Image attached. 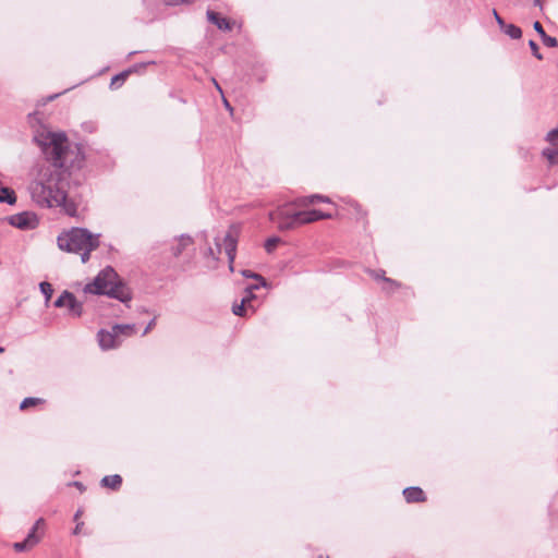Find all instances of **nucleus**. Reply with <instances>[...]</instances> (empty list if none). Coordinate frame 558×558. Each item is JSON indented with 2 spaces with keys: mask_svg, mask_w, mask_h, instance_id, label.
<instances>
[{
  "mask_svg": "<svg viewBox=\"0 0 558 558\" xmlns=\"http://www.w3.org/2000/svg\"><path fill=\"white\" fill-rule=\"evenodd\" d=\"M38 143L47 160L36 178L29 183L28 192L33 202L43 208H60L69 216H76V203L68 195L70 181L78 182L73 175L84 165V155L78 145H72L65 134H41Z\"/></svg>",
  "mask_w": 558,
  "mask_h": 558,
  "instance_id": "1",
  "label": "nucleus"
},
{
  "mask_svg": "<svg viewBox=\"0 0 558 558\" xmlns=\"http://www.w3.org/2000/svg\"><path fill=\"white\" fill-rule=\"evenodd\" d=\"M118 275L111 267L102 269L95 279L84 287L85 293L107 295L122 303L132 300L131 290L122 282L117 281Z\"/></svg>",
  "mask_w": 558,
  "mask_h": 558,
  "instance_id": "2",
  "label": "nucleus"
},
{
  "mask_svg": "<svg viewBox=\"0 0 558 558\" xmlns=\"http://www.w3.org/2000/svg\"><path fill=\"white\" fill-rule=\"evenodd\" d=\"M57 242L60 250L80 254L82 263H86L90 252L99 246V235L92 234L87 229L73 228L61 233Z\"/></svg>",
  "mask_w": 558,
  "mask_h": 558,
  "instance_id": "3",
  "label": "nucleus"
},
{
  "mask_svg": "<svg viewBox=\"0 0 558 558\" xmlns=\"http://www.w3.org/2000/svg\"><path fill=\"white\" fill-rule=\"evenodd\" d=\"M330 218H332V214L317 209L295 211L288 205L269 213V219L277 225L280 231L292 230L305 223Z\"/></svg>",
  "mask_w": 558,
  "mask_h": 558,
  "instance_id": "4",
  "label": "nucleus"
},
{
  "mask_svg": "<svg viewBox=\"0 0 558 558\" xmlns=\"http://www.w3.org/2000/svg\"><path fill=\"white\" fill-rule=\"evenodd\" d=\"M8 222L21 230H32L38 225L36 215L28 211L10 216Z\"/></svg>",
  "mask_w": 558,
  "mask_h": 558,
  "instance_id": "5",
  "label": "nucleus"
},
{
  "mask_svg": "<svg viewBox=\"0 0 558 558\" xmlns=\"http://www.w3.org/2000/svg\"><path fill=\"white\" fill-rule=\"evenodd\" d=\"M45 524L44 519H38L31 532L27 534L26 538L23 542H16L13 544V548L16 551H25L34 547L40 539V537L36 534V531Z\"/></svg>",
  "mask_w": 558,
  "mask_h": 558,
  "instance_id": "6",
  "label": "nucleus"
},
{
  "mask_svg": "<svg viewBox=\"0 0 558 558\" xmlns=\"http://www.w3.org/2000/svg\"><path fill=\"white\" fill-rule=\"evenodd\" d=\"M98 343L102 350L114 349L120 345L121 340L116 331H113V327L111 330L100 329L97 333Z\"/></svg>",
  "mask_w": 558,
  "mask_h": 558,
  "instance_id": "7",
  "label": "nucleus"
},
{
  "mask_svg": "<svg viewBox=\"0 0 558 558\" xmlns=\"http://www.w3.org/2000/svg\"><path fill=\"white\" fill-rule=\"evenodd\" d=\"M236 234L233 230H230L223 238L222 244L225 252L227 254L229 264H230V270L233 271V262L235 258L236 253Z\"/></svg>",
  "mask_w": 558,
  "mask_h": 558,
  "instance_id": "8",
  "label": "nucleus"
},
{
  "mask_svg": "<svg viewBox=\"0 0 558 558\" xmlns=\"http://www.w3.org/2000/svg\"><path fill=\"white\" fill-rule=\"evenodd\" d=\"M207 19L221 31L229 32L232 29V22L226 17L220 16L215 11L208 10Z\"/></svg>",
  "mask_w": 558,
  "mask_h": 558,
  "instance_id": "9",
  "label": "nucleus"
},
{
  "mask_svg": "<svg viewBox=\"0 0 558 558\" xmlns=\"http://www.w3.org/2000/svg\"><path fill=\"white\" fill-rule=\"evenodd\" d=\"M175 242L177 243L171 246V252L174 257H178L193 243V239L187 234H181L175 239Z\"/></svg>",
  "mask_w": 558,
  "mask_h": 558,
  "instance_id": "10",
  "label": "nucleus"
},
{
  "mask_svg": "<svg viewBox=\"0 0 558 558\" xmlns=\"http://www.w3.org/2000/svg\"><path fill=\"white\" fill-rule=\"evenodd\" d=\"M403 496L408 502H422L426 499L423 489L416 486L403 489Z\"/></svg>",
  "mask_w": 558,
  "mask_h": 558,
  "instance_id": "11",
  "label": "nucleus"
},
{
  "mask_svg": "<svg viewBox=\"0 0 558 558\" xmlns=\"http://www.w3.org/2000/svg\"><path fill=\"white\" fill-rule=\"evenodd\" d=\"M64 307L68 308L69 315L72 317H81L83 314V304L76 300L73 293Z\"/></svg>",
  "mask_w": 558,
  "mask_h": 558,
  "instance_id": "12",
  "label": "nucleus"
},
{
  "mask_svg": "<svg viewBox=\"0 0 558 558\" xmlns=\"http://www.w3.org/2000/svg\"><path fill=\"white\" fill-rule=\"evenodd\" d=\"M121 484H122V477L118 474L107 475V476L102 477V480H101V485L104 487H108L113 490L120 488Z\"/></svg>",
  "mask_w": 558,
  "mask_h": 558,
  "instance_id": "13",
  "label": "nucleus"
},
{
  "mask_svg": "<svg viewBox=\"0 0 558 558\" xmlns=\"http://www.w3.org/2000/svg\"><path fill=\"white\" fill-rule=\"evenodd\" d=\"M316 202L329 203L330 199L328 197H326V196H323V195H319V194H314V195H311V196L303 197V198L299 199L298 204H300V205H308V204H314Z\"/></svg>",
  "mask_w": 558,
  "mask_h": 558,
  "instance_id": "14",
  "label": "nucleus"
},
{
  "mask_svg": "<svg viewBox=\"0 0 558 558\" xmlns=\"http://www.w3.org/2000/svg\"><path fill=\"white\" fill-rule=\"evenodd\" d=\"M501 29L512 39H519L522 36L521 28L514 24H506Z\"/></svg>",
  "mask_w": 558,
  "mask_h": 558,
  "instance_id": "15",
  "label": "nucleus"
},
{
  "mask_svg": "<svg viewBox=\"0 0 558 558\" xmlns=\"http://www.w3.org/2000/svg\"><path fill=\"white\" fill-rule=\"evenodd\" d=\"M129 74H130V71H124V72H121V73L114 75L111 78L110 87L112 89L120 87L125 82V80L129 76Z\"/></svg>",
  "mask_w": 558,
  "mask_h": 558,
  "instance_id": "16",
  "label": "nucleus"
},
{
  "mask_svg": "<svg viewBox=\"0 0 558 558\" xmlns=\"http://www.w3.org/2000/svg\"><path fill=\"white\" fill-rule=\"evenodd\" d=\"M369 274H371V276L374 279L381 280L384 282V284L396 286V281L395 280L385 277V271L384 270H371Z\"/></svg>",
  "mask_w": 558,
  "mask_h": 558,
  "instance_id": "17",
  "label": "nucleus"
},
{
  "mask_svg": "<svg viewBox=\"0 0 558 558\" xmlns=\"http://www.w3.org/2000/svg\"><path fill=\"white\" fill-rule=\"evenodd\" d=\"M134 325H114L113 331L120 337L121 335L131 336L134 332Z\"/></svg>",
  "mask_w": 558,
  "mask_h": 558,
  "instance_id": "18",
  "label": "nucleus"
},
{
  "mask_svg": "<svg viewBox=\"0 0 558 558\" xmlns=\"http://www.w3.org/2000/svg\"><path fill=\"white\" fill-rule=\"evenodd\" d=\"M45 400L44 399H40V398H34V397H28V398H25L21 404H20V409L21 410H26L31 407H35V405H38V404H41L44 403Z\"/></svg>",
  "mask_w": 558,
  "mask_h": 558,
  "instance_id": "19",
  "label": "nucleus"
},
{
  "mask_svg": "<svg viewBox=\"0 0 558 558\" xmlns=\"http://www.w3.org/2000/svg\"><path fill=\"white\" fill-rule=\"evenodd\" d=\"M281 242V239L278 238V236H271L269 239L266 240L265 242V250L267 253H272L276 247L279 245V243Z\"/></svg>",
  "mask_w": 558,
  "mask_h": 558,
  "instance_id": "20",
  "label": "nucleus"
},
{
  "mask_svg": "<svg viewBox=\"0 0 558 558\" xmlns=\"http://www.w3.org/2000/svg\"><path fill=\"white\" fill-rule=\"evenodd\" d=\"M39 288L41 293L45 295L46 302H49L53 293L52 286L47 281H43L40 282Z\"/></svg>",
  "mask_w": 558,
  "mask_h": 558,
  "instance_id": "21",
  "label": "nucleus"
},
{
  "mask_svg": "<svg viewBox=\"0 0 558 558\" xmlns=\"http://www.w3.org/2000/svg\"><path fill=\"white\" fill-rule=\"evenodd\" d=\"M543 155L547 158L549 163H551V165L558 163V149L547 148L543 151Z\"/></svg>",
  "mask_w": 558,
  "mask_h": 558,
  "instance_id": "22",
  "label": "nucleus"
},
{
  "mask_svg": "<svg viewBox=\"0 0 558 558\" xmlns=\"http://www.w3.org/2000/svg\"><path fill=\"white\" fill-rule=\"evenodd\" d=\"M71 292L69 291H63L59 298L54 301V306L56 307H64L66 305V302L69 301V299L71 298Z\"/></svg>",
  "mask_w": 558,
  "mask_h": 558,
  "instance_id": "23",
  "label": "nucleus"
},
{
  "mask_svg": "<svg viewBox=\"0 0 558 558\" xmlns=\"http://www.w3.org/2000/svg\"><path fill=\"white\" fill-rule=\"evenodd\" d=\"M242 275L246 278H253L259 281L258 286L266 287V280L258 274L251 270H242Z\"/></svg>",
  "mask_w": 558,
  "mask_h": 558,
  "instance_id": "24",
  "label": "nucleus"
},
{
  "mask_svg": "<svg viewBox=\"0 0 558 558\" xmlns=\"http://www.w3.org/2000/svg\"><path fill=\"white\" fill-rule=\"evenodd\" d=\"M216 246L217 250H214L213 247H208L206 256H210L213 259H218V255L221 253V243L219 239H216Z\"/></svg>",
  "mask_w": 558,
  "mask_h": 558,
  "instance_id": "25",
  "label": "nucleus"
},
{
  "mask_svg": "<svg viewBox=\"0 0 558 558\" xmlns=\"http://www.w3.org/2000/svg\"><path fill=\"white\" fill-rule=\"evenodd\" d=\"M247 308L243 304H233L232 312L236 316H245L247 314Z\"/></svg>",
  "mask_w": 558,
  "mask_h": 558,
  "instance_id": "26",
  "label": "nucleus"
},
{
  "mask_svg": "<svg viewBox=\"0 0 558 558\" xmlns=\"http://www.w3.org/2000/svg\"><path fill=\"white\" fill-rule=\"evenodd\" d=\"M529 46L531 48L533 56L538 60H543V54L539 52L537 44L534 40H530Z\"/></svg>",
  "mask_w": 558,
  "mask_h": 558,
  "instance_id": "27",
  "label": "nucleus"
},
{
  "mask_svg": "<svg viewBox=\"0 0 558 558\" xmlns=\"http://www.w3.org/2000/svg\"><path fill=\"white\" fill-rule=\"evenodd\" d=\"M260 287L262 286H258V284H252V286L247 287L245 289L246 295L244 298H246L248 301L253 302L255 300V295L253 294V291L259 289Z\"/></svg>",
  "mask_w": 558,
  "mask_h": 558,
  "instance_id": "28",
  "label": "nucleus"
},
{
  "mask_svg": "<svg viewBox=\"0 0 558 558\" xmlns=\"http://www.w3.org/2000/svg\"><path fill=\"white\" fill-rule=\"evenodd\" d=\"M543 44L547 47L554 48L557 47L558 41L555 37L548 36L547 34L545 37H542Z\"/></svg>",
  "mask_w": 558,
  "mask_h": 558,
  "instance_id": "29",
  "label": "nucleus"
},
{
  "mask_svg": "<svg viewBox=\"0 0 558 558\" xmlns=\"http://www.w3.org/2000/svg\"><path fill=\"white\" fill-rule=\"evenodd\" d=\"M546 140H547L549 143L555 144V143H556V141H558V128L553 129L551 131H549V132L547 133Z\"/></svg>",
  "mask_w": 558,
  "mask_h": 558,
  "instance_id": "30",
  "label": "nucleus"
},
{
  "mask_svg": "<svg viewBox=\"0 0 558 558\" xmlns=\"http://www.w3.org/2000/svg\"><path fill=\"white\" fill-rule=\"evenodd\" d=\"M163 2H165L166 5L177 7V5H180V4L187 3L189 0H163Z\"/></svg>",
  "mask_w": 558,
  "mask_h": 558,
  "instance_id": "31",
  "label": "nucleus"
},
{
  "mask_svg": "<svg viewBox=\"0 0 558 558\" xmlns=\"http://www.w3.org/2000/svg\"><path fill=\"white\" fill-rule=\"evenodd\" d=\"M533 27L539 34L541 38L545 37L546 33L538 21L534 22Z\"/></svg>",
  "mask_w": 558,
  "mask_h": 558,
  "instance_id": "32",
  "label": "nucleus"
},
{
  "mask_svg": "<svg viewBox=\"0 0 558 558\" xmlns=\"http://www.w3.org/2000/svg\"><path fill=\"white\" fill-rule=\"evenodd\" d=\"M156 325V318H153L143 331V336L147 335Z\"/></svg>",
  "mask_w": 558,
  "mask_h": 558,
  "instance_id": "33",
  "label": "nucleus"
},
{
  "mask_svg": "<svg viewBox=\"0 0 558 558\" xmlns=\"http://www.w3.org/2000/svg\"><path fill=\"white\" fill-rule=\"evenodd\" d=\"M241 304H243L248 311L251 310L252 313L255 312L254 306L252 305V302L248 301L246 298L243 296Z\"/></svg>",
  "mask_w": 558,
  "mask_h": 558,
  "instance_id": "34",
  "label": "nucleus"
},
{
  "mask_svg": "<svg viewBox=\"0 0 558 558\" xmlns=\"http://www.w3.org/2000/svg\"><path fill=\"white\" fill-rule=\"evenodd\" d=\"M494 16H495V20L496 22L498 23V25L500 26V28H502L504 26H506V22L499 16V14L497 13L496 10H494Z\"/></svg>",
  "mask_w": 558,
  "mask_h": 558,
  "instance_id": "35",
  "label": "nucleus"
},
{
  "mask_svg": "<svg viewBox=\"0 0 558 558\" xmlns=\"http://www.w3.org/2000/svg\"><path fill=\"white\" fill-rule=\"evenodd\" d=\"M399 287L398 282H396V286L385 284L383 289L387 292H392Z\"/></svg>",
  "mask_w": 558,
  "mask_h": 558,
  "instance_id": "36",
  "label": "nucleus"
},
{
  "mask_svg": "<svg viewBox=\"0 0 558 558\" xmlns=\"http://www.w3.org/2000/svg\"><path fill=\"white\" fill-rule=\"evenodd\" d=\"M74 486H76V488H80L81 490L83 489V485L80 482H74Z\"/></svg>",
  "mask_w": 558,
  "mask_h": 558,
  "instance_id": "37",
  "label": "nucleus"
},
{
  "mask_svg": "<svg viewBox=\"0 0 558 558\" xmlns=\"http://www.w3.org/2000/svg\"><path fill=\"white\" fill-rule=\"evenodd\" d=\"M80 527H81V524H77L76 527L74 529L73 533L74 534H78L80 533Z\"/></svg>",
  "mask_w": 558,
  "mask_h": 558,
  "instance_id": "38",
  "label": "nucleus"
},
{
  "mask_svg": "<svg viewBox=\"0 0 558 558\" xmlns=\"http://www.w3.org/2000/svg\"><path fill=\"white\" fill-rule=\"evenodd\" d=\"M534 5L542 7V0H534Z\"/></svg>",
  "mask_w": 558,
  "mask_h": 558,
  "instance_id": "39",
  "label": "nucleus"
},
{
  "mask_svg": "<svg viewBox=\"0 0 558 558\" xmlns=\"http://www.w3.org/2000/svg\"><path fill=\"white\" fill-rule=\"evenodd\" d=\"M59 95H60V94L51 95V96L49 97V100H53V99H56Z\"/></svg>",
  "mask_w": 558,
  "mask_h": 558,
  "instance_id": "40",
  "label": "nucleus"
},
{
  "mask_svg": "<svg viewBox=\"0 0 558 558\" xmlns=\"http://www.w3.org/2000/svg\"><path fill=\"white\" fill-rule=\"evenodd\" d=\"M81 515V511H77L74 515V519L76 520Z\"/></svg>",
  "mask_w": 558,
  "mask_h": 558,
  "instance_id": "41",
  "label": "nucleus"
},
{
  "mask_svg": "<svg viewBox=\"0 0 558 558\" xmlns=\"http://www.w3.org/2000/svg\"><path fill=\"white\" fill-rule=\"evenodd\" d=\"M225 104H226L227 109H231L230 105L227 101H225Z\"/></svg>",
  "mask_w": 558,
  "mask_h": 558,
  "instance_id": "42",
  "label": "nucleus"
},
{
  "mask_svg": "<svg viewBox=\"0 0 558 558\" xmlns=\"http://www.w3.org/2000/svg\"><path fill=\"white\" fill-rule=\"evenodd\" d=\"M216 86H217V89H219L221 92V88L220 86L215 82Z\"/></svg>",
  "mask_w": 558,
  "mask_h": 558,
  "instance_id": "43",
  "label": "nucleus"
},
{
  "mask_svg": "<svg viewBox=\"0 0 558 558\" xmlns=\"http://www.w3.org/2000/svg\"><path fill=\"white\" fill-rule=\"evenodd\" d=\"M4 351V349L2 347H0V353H2Z\"/></svg>",
  "mask_w": 558,
  "mask_h": 558,
  "instance_id": "44",
  "label": "nucleus"
}]
</instances>
